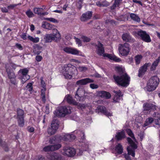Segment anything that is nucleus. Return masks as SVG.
Wrapping results in <instances>:
<instances>
[{"label": "nucleus", "mask_w": 160, "mask_h": 160, "mask_svg": "<svg viewBox=\"0 0 160 160\" xmlns=\"http://www.w3.org/2000/svg\"><path fill=\"white\" fill-rule=\"evenodd\" d=\"M78 70L80 71H85L87 70V68L85 67H79L78 68Z\"/></svg>", "instance_id": "obj_55"}, {"label": "nucleus", "mask_w": 160, "mask_h": 160, "mask_svg": "<svg viewBox=\"0 0 160 160\" xmlns=\"http://www.w3.org/2000/svg\"><path fill=\"white\" fill-rule=\"evenodd\" d=\"M28 130L29 132H33L34 131V129L32 127H28Z\"/></svg>", "instance_id": "obj_61"}, {"label": "nucleus", "mask_w": 160, "mask_h": 160, "mask_svg": "<svg viewBox=\"0 0 160 160\" xmlns=\"http://www.w3.org/2000/svg\"><path fill=\"white\" fill-rule=\"evenodd\" d=\"M10 79L11 82L15 85H16L18 84V82L17 81L15 78H12Z\"/></svg>", "instance_id": "obj_49"}, {"label": "nucleus", "mask_w": 160, "mask_h": 160, "mask_svg": "<svg viewBox=\"0 0 160 160\" xmlns=\"http://www.w3.org/2000/svg\"><path fill=\"white\" fill-rule=\"evenodd\" d=\"M82 149L80 150V149H78L77 150V152H78V151H79V153L78 154V155H82V150L83 151H86L87 149L88 148V145L87 144H84L83 145H82Z\"/></svg>", "instance_id": "obj_35"}, {"label": "nucleus", "mask_w": 160, "mask_h": 160, "mask_svg": "<svg viewBox=\"0 0 160 160\" xmlns=\"http://www.w3.org/2000/svg\"><path fill=\"white\" fill-rule=\"evenodd\" d=\"M115 70L120 75V76L115 75H113L115 83L119 86L127 87L129 83L130 77L125 72L124 70L120 66L116 67Z\"/></svg>", "instance_id": "obj_1"}, {"label": "nucleus", "mask_w": 160, "mask_h": 160, "mask_svg": "<svg viewBox=\"0 0 160 160\" xmlns=\"http://www.w3.org/2000/svg\"><path fill=\"white\" fill-rule=\"evenodd\" d=\"M46 110L45 111V113L47 114H48L49 113V106L48 105H46L45 107Z\"/></svg>", "instance_id": "obj_62"}, {"label": "nucleus", "mask_w": 160, "mask_h": 160, "mask_svg": "<svg viewBox=\"0 0 160 160\" xmlns=\"http://www.w3.org/2000/svg\"><path fill=\"white\" fill-rule=\"evenodd\" d=\"M90 86V87L93 89H96L98 87V85L95 84H91Z\"/></svg>", "instance_id": "obj_56"}, {"label": "nucleus", "mask_w": 160, "mask_h": 160, "mask_svg": "<svg viewBox=\"0 0 160 160\" xmlns=\"http://www.w3.org/2000/svg\"><path fill=\"white\" fill-rule=\"evenodd\" d=\"M138 135L141 141H142L144 137V132L141 131L138 134Z\"/></svg>", "instance_id": "obj_50"}, {"label": "nucleus", "mask_w": 160, "mask_h": 160, "mask_svg": "<svg viewBox=\"0 0 160 160\" xmlns=\"http://www.w3.org/2000/svg\"><path fill=\"white\" fill-rule=\"evenodd\" d=\"M115 150L118 154H121L123 152V148L120 143H118L115 147Z\"/></svg>", "instance_id": "obj_27"}, {"label": "nucleus", "mask_w": 160, "mask_h": 160, "mask_svg": "<svg viewBox=\"0 0 160 160\" xmlns=\"http://www.w3.org/2000/svg\"><path fill=\"white\" fill-rule=\"evenodd\" d=\"M33 10L35 13L38 15H43L45 14V13L42 12L43 11V8H33Z\"/></svg>", "instance_id": "obj_28"}, {"label": "nucleus", "mask_w": 160, "mask_h": 160, "mask_svg": "<svg viewBox=\"0 0 160 160\" xmlns=\"http://www.w3.org/2000/svg\"><path fill=\"white\" fill-rule=\"evenodd\" d=\"M118 140H121L125 137V134L124 131L118 132L115 136Z\"/></svg>", "instance_id": "obj_29"}, {"label": "nucleus", "mask_w": 160, "mask_h": 160, "mask_svg": "<svg viewBox=\"0 0 160 160\" xmlns=\"http://www.w3.org/2000/svg\"><path fill=\"white\" fill-rule=\"evenodd\" d=\"M56 138L55 137L51 138L49 141V142L52 144H54L56 143Z\"/></svg>", "instance_id": "obj_53"}, {"label": "nucleus", "mask_w": 160, "mask_h": 160, "mask_svg": "<svg viewBox=\"0 0 160 160\" xmlns=\"http://www.w3.org/2000/svg\"><path fill=\"white\" fill-rule=\"evenodd\" d=\"M18 119V122L19 126L20 127H23L24 124V118H21Z\"/></svg>", "instance_id": "obj_38"}, {"label": "nucleus", "mask_w": 160, "mask_h": 160, "mask_svg": "<svg viewBox=\"0 0 160 160\" xmlns=\"http://www.w3.org/2000/svg\"><path fill=\"white\" fill-rule=\"evenodd\" d=\"M76 69L75 66L69 64L65 65L62 67L61 72L65 78L71 79Z\"/></svg>", "instance_id": "obj_2"}, {"label": "nucleus", "mask_w": 160, "mask_h": 160, "mask_svg": "<svg viewBox=\"0 0 160 160\" xmlns=\"http://www.w3.org/2000/svg\"><path fill=\"white\" fill-rule=\"evenodd\" d=\"M122 38L123 41L129 42H134V39L132 38L128 33H125L122 34Z\"/></svg>", "instance_id": "obj_20"}, {"label": "nucleus", "mask_w": 160, "mask_h": 160, "mask_svg": "<svg viewBox=\"0 0 160 160\" xmlns=\"http://www.w3.org/2000/svg\"><path fill=\"white\" fill-rule=\"evenodd\" d=\"M113 92L115 93L113 98V102H118L122 100V93L120 90L118 91H114Z\"/></svg>", "instance_id": "obj_16"}, {"label": "nucleus", "mask_w": 160, "mask_h": 160, "mask_svg": "<svg viewBox=\"0 0 160 160\" xmlns=\"http://www.w3.org/2000/svg\"><path fill=\"white\" fill-rule=\"evenodd\" d=\"M36 158V160H45L44 158L42 156H38Z\"/></svg>", "instance_id": "obj_64"}, {"label": "nucleus", "mask_w": 160, "mask_h": 160, "mask_svg": "<svg viewBox=\"0 0 160 160\" xmlns=\"http://www.w3.org/2000/svg\"><path fill=\"white\" fill-rule=\"evenodd\" d=\"M45 19L46 20L52 22L53 23H58V20L52 18H46Z\"/></svg>", "instance_id": "obj_45"}, {"label": "nucleus", "mask_w": 160, "mask_h": 160, "mask_svg": "<svg viewBox=\"0 0 160 160\" xmlns=\"http://www.w3.org/2000/svg\"><path fill=\"white\" fill-rule=\"evenodd\" d=\"M127 140L130 144V146L127 148L128 152V154H124V156L126 160H131L129 155H131L132 157H134L135 150L137 148V145L130 138H128Z\"/></svg>", "instance_id": "obj_3"}, {"label": "nucleus", "mask_w": 160, "mask_h": 160, "mask_svg": "<svg viewBox=\"0 0 160 160\" xmlns=\"http://www.w3.org/2000/svg\"><path fill=\"white\" fill-rule=\"evenodd\" d=\"M156 125H158V127L157 128H160V118H159V120H155L154 121Z\"/></svg>", "instance_id": "obj_57"}, {"label": "nucleus", "mask_w": 160, "mask_h": 160, "mask_svg": "<svg viewBox=\"0 0 160 160\" xmlns=\"http://www.w3.org/2000/svg\"><path fill=\"white\" fill-rule=\"evenodd\" d=\"M36 59L38 62H40L42 59V57L40 56H37L36 57Z\"/></svg>", "instance_id": "obj_60"}, {"label": "nucleus", "mask_w": 160, "mask_h": 160, "mask_svg": "<svg viewBox=\"0 0 160 160\" xmlns=\"http://www.w3.org/2000/svg\"><path fill=\"white\" fill-rule=\"evenodd\" d=\"M63 51L68 54L73 55L78 54L80 51L77 49L70 47H66L63 48Z\"/></svg>", "instance_id": "obj_12"}, {"label": "nucleus", "mask_w": 160, "mask_h": 160, "mask_svg": "<svg viewBox=\"0 0 160 160\" xmlns=\"http://www.w3.org/2000/svg\"><path fill=\"white\" fill-rule=\"evenodd\" d=\"M48 22H42V27L43 28H46Z\"/></svg>", "instance_id": "obj_58"}, {"label": "nucleus", "mask_w": 160, "mask_h": 160, "mask_svg": "<svg viewBox=\"0 0 160 160\" xmlns=\"http://www.w3.org/2000/svg\"><path fill=\"white\" fill-rule=\"evenodd\" d=\"M15 46L17 48H18L20 50H22L23 49V47L20 44L17 43L16 44Z\"/></svg>", "instance_id": "obj_54"}, {"label": "nucleus", "mask_w": 160, "mask_h": 160, "mask_svg": "<svg viewBox=\"0 0 160 160\" xmlns=\"http://www.w3.org/2000/svg\"><path fill=\"white\" fill-rule=\"evenodd\" d=\"M130 17L133 21L139 22L140 21V18L137 15L132 13L130 14Z\"/></svg>", "instance_id": "obj_32"}, {"label": "nucleus", "mask_w": 160, "mask_h": 160, "mask_svg": "<svg viewBox=\"0 0 160 160\" xmlns=\"http://www.w3.org/2000/svg\"><path fill=\"white\" fill-rule=\"evenodd\" d=\"M74 38L77 44H78V45L81 46L82 45V43L81 40L75 37H74Z\"/></svg>", "instance_id": "obj_52"}, {"label": "nucleus", "mask_w": 160, "mask_h": 160, "mask_svg": "<svg viewBox=\"0 0 160 160\" xmlns=\"http://www.w3.org/2000/svg\"><path fill=\"white\" fill-rule=\"evenodd\" d=\"M63 139L65 141H70L76 138V137L73 135L65 134L63 137Z\"/></svg>", "instance_id": "obj_26"}, {"label": "nucleus", "mask_w": 160, "mask_h": 160, "mask_svg": "<svg viewBox=\"0 0 160 160\" xmlns=\"http://www.w3.org/2000/svg\"><path fill=\"white\" fill-rule=\"evenodd\" d=\"M48 160H61V156L59 154L56 153H52L47 156Z\"/></svg>", "instance_id": "obj_17"}, {"label": "nucleus", "mask_w": 160, "mask_h": 160, "mask_svg": "<svg viewBox=\"0 0 160 160\" xmlns=\"http://www.w3.org/2000/svg\"><path fill=\"white\" fill-rule=\"evenodd\" d=\"M77 133L80 138H81L82 139H84L85 138V134L84 132L83 131L78 130L77 131Z\"/></svg>", "instance_id": "obj_39"}, {"label": "nucleus", "mask_w": 160, "mask_h": 160, "mask_svg": "<svg viewBox=\"0 0 160 160\" xmlns=\"http://www.w3.org/2000/svg\"><path fill=\"white\" fill-rule=\"evenodd\" d=\"M97 95L101 98H106L107 99L110 98L111 97V94L109 92L104 91L97 92Z\"/></svg>", "instance_id": "obj_19"}, {"label": "nucleus", "mask_w": 160, "mask_h": 160, "mask_svg": "<svg viewBox=\"0 0 160 160\" xmlns=\"http://www.w3.org/2000/svg\"><path fill=\"white\" fill-rule=\"evenodd\" d=\"M43 79V78L41 77L40 78V80H41V86L43 88V89H46V88H45L46 87L45 83Z\"/></svg>", "instance_id": "obj_46"}, {"label": "nucleus", "mask_w": 160, "mask_h": 160, "mask_svg": "<svg viewBox=\"0 0 160 160\" xmlns=\"http://www.w3.org/2000/svg\"><path fill=\"white\" fill-rule=\"evenodd\" d=\"M142 58V56L141 55H138L135 57V60L137 64H138L140 63Z\"/></svg>", "instance_id": "obj_40"}, {"label": "nucleus", "mask_w": 160, "mask_h": 160, "mask_svg": "<svg viewBox=\"0 0 160 160\" xmlns=\"http://www.w3.org/2000/svg\"><path fill=\"white\" fill-rule=\"evenodd\" d=\"M138 35L141 38L143 41L147 42H151V39L149 35L146 32L142 30H140L137 32Z\"/></svg>", "instance_id": "obj_8"}, {"label": "nucleus", "mask_w": 160, "mask_h": 160, "mask_svg": "<svg viewBox=\"0 0 160 160\" xmlns=\"http://www.w3.org/2000/svg\"><path fill=\"white\" fill-rule=\"evenodd\" d=\"M159 82V79L158 76H155L151 77L147 84V90L150 92L154 90L158 85Z\"/></svg>", "instance_id": "obj_5"}, {"label": "nucleus", "mask_w": 160, "mask_h": 160, "mask_svg": "<svg viewBox=\"0 0 160 160\" xmlns=\"http://www.w3.org/2000/svg\"><path fill=\"white\" fill-rule=\"evenodd\" d=\"M97 47V53L100 56L102 55L104 57H108L112 60H114L117 62H119L121 61L120 59L115 56L112 55L111 54L104 53V49L103 47V45L100 42L96 45Z\"/></svg>", "instance_id": "obj_4"}, {"label": "nucleus", "mask_w": 160, "mask_h": 160, "mask_svg": "<svg viewBox=\"0 0 160 160\" xmlns=\"http://www.w3.org/2000/svg\"><path fill=\"white\" fill-rule=\"evenodd\" d=\"M28 72V70L27 68L21 69L18 71L19 73H21L22 76V81L25 82L29 78V76L27 75Z\"/></svg>", "instance_id": "obj_10"}, {"label": "nucleus", "mask_w": 160, "mask_h": 160, "mask_svg": "<svg viewBox=\"0 0 160 160\" xmlns=\"http://www.w3.org/2000/svg\"><path fill=\"white\" fill-rule=\"evenodd\" d=\"M51 146L52 147H53L52 149V151L58 150L61 147V145L60 144L51 145Z\"/></svg>", "instance_id": "obj_43"}, {"label": "nucleus", "mask_w": 160, "mask_h": 160, "mask_svg": "<svg viewBox=\"0 0 160 160\" xmlns=\"http://www.w3.org/2000/svg\"><path fill=\"white\" fill-rule=\"evenodd\" d=\"M159 58V57H158V59H157L155 61H154L151 65V67L150 68V71H153L156 69V68L160 61Z\"/></svg>", "instance_id": "obj_25"}, {"label": "nucleus", "mask_w": 160, "mask_h": 160, "mask_svg": "<svg viewBox=\"0 0 160 160\" xmlns=\"http://www.w3.org/2000/svg\"><path fill=\"white\" fill-rule=\"evenodd\" d=\"M52 148L53 147H52L51 145L48 146L44 147L43 148V150L45 152L52 151Z\"/></svg>", "instance_id": "obj_44"}, {"label": "nucleus", "mask_w": 160, "mask_h": 160, "mask_svg": "<svg viewBox=\"0 0 160 160\" xmlns=\"http://www.w3.org/2000/svg\"><path fill=\"white\" fill-rule=\"evenodd\" d=\"M59 124V123L58 121L57 120H55L52 121L51 124V127L57 131L58 128Z\"/></svg>", "instance_id": "obj_30"}, {"label": "nucleus", "mask_w": 160, "mask_h": 160, "mask_svg": "<svg viewBox=\"0 0 160 160\" xmlns=\"http://www.w3.org/2000/svg\"><path fill=\"white\" fill-rule=\"evenodd\" d=\"M53 32L55 33H53V34H52L53 40L57 42L60 39L61 36L60 34L58 32L57 30L55 29H53Z\"/></svg>", "instance_id": "obj_22"}, {"label": "nucleus", "mask_w": 160, "mask_h": 160, "mask_svg": "<svg viewBox=\"0 0 160 160\" xmlns=\"http://www.w3.org/2000/svg\"><path fill=\"white\" fill-rule=\"evenodd\" d=\"M64 100H66L67 102L70 104H72L74 105H77V102L73 100L72 97L69 95H66L64 98Z\"/></svg>", "instance_id": "obj_21"}, {"label": "nucleus", "mask_w": 160, "mask_h": 160, "mask_svg": "<svg viewBox=\"0 0 160 160\" xmlns=\"http://www.w3.org/2000/svg\"><path fill=\"white\" fill-rule=\"evenodd\" d=\"M64 150L65 154L69 157L73 156L76 152L73 148L68 147L65 148Z\"/></svg>", "instance_id": "obj_14"}, {"label": "nucleus", "mask_w": 160, "mask_h": 160, "mask_svg": "<svg viewBox=\"0 0 160 160\" xmlns=\"http://www.w3.org/2000/svg\"><path fill=\"white\" fill-rule=\"evenodd\" d=\"M26 88L29 91H32V84L31 83H29L26 86Z\"/></svg>", "instance_id": "obj_47"}, {"label": "nucleus", "mask_w": 160, "mask_h": 160, "mask_svg": "<svg viewBox=\"0 0 160 160\" xmlns=\"http://www.w3.org/2000/svg\"><path fill=\"white\" fill-rule=\"evenodd\" d=\"M21 37L23 40H26L27 38V36L26 33H23L21 35Z\"/></svg>", "instance_id": "obj_63"}, {"label": "nucleus", "mask_w": 160, "mask_h": 160, "mask_svg": "<svg viewBox=\"0 0 160 160\" xmlns=\"http://www.w3.org/2000/svg\"><path fill=\"white\" fill-rule=\"evenodd\" d=\"M17 112L18 118H24V112L23 110L18 108L17 109Z\"/></svg>", "instance_id": "obj_31"}, {"label": "nucleus", "mask_w": 160, "mask_h": 160, "mask_svg": "<svg viewBox=\"0 0 160 160\" xmlns=\"http://www.w3.org/2000/svg\"><path fill=\"white\" fill-rule=\"evenodd\" d=\"M118 50L122 56H127L130 51L129 45L127 43L124 44H119Z\"/></svg>", "instance_id": "obj_7"}, {"label": "nucleus", "mask_w": 160, "mask_h": 160, "mask_svg": "<svg viewBox=\"0 0 160 160\" xmlns=\"http://www.w3.org/2000/svg\"><path fill=\"white\" fill-rule=\"evenodd\" d=\"M92 12L88 11L83 14L80 18L82 22H86L91 18L92 16Z\"/></svg>", "instance_id": "obj_15"}, {"label": "nucleus", "mask_w": 160, "mask_h": 160, "mask_svg": "<svg viewBox=\"0 0 160 160\" xmlns=\"http://www.w3.org/2000/svg\"><path fill=\"white\" fill-rule=\"evenodd\" d=\"M83 41L84 42H88L90 41L91 39L87 37L83 36L82 37Z\"/></svg>", "instance_id": "obj_48"}, {"label": "nucleus", "mask_w": 160, "mask_h": 160, "mask_svg": "<svg viewBox=\"0 0 160 160\" xmlns=\"http://www.w3.org/2000/svg\"><path fill=\"white\" fill-rule=\"evenodd\" d=\"M95 111L98 113L100 112L108 117L112 115V113L108 112L106 108L102 106H98L97 108Z\"/></svg>", "instance_id": "obj_9"}, {"label": "nucleus", "mask_w": 160, "mask_h": 160, "mask_svg": "<svg viewBox=\"0 0 160 160\" xmlns=\"http://www.w3.org/2000/svg\"><path fill=\"white\" fill-rule=\"evenodd\" d=\"M151 63L150 62L146 63L140 67L138 70V76L142 77L147 71L148 67L150 66Z\"/></svg>", "instance_id": "obj_11"}, {"label": "nucleus", "mask_w": 160, "mask_h": 160, "mask_svg": "<svg viewBox=\"0 0 160 160\" xmlns=\"http://www.w3.org/2000/svg\"><path fill=\"white\" fill-rule=\"evenodd\" d=\"M53 28V26L50 24V23H48V25H47V27L46 28V29L49 30H50L52 29H53V30L54 29Z\"/></svg>", "instance_id": "obj_51"}, {"label": "nucleus", "mask_w": 160, "mask_h": 160, "mask_svg": "<svg viewBox=\"0 0 160 160\" xmlns=\"http://www.w3.org/2000/svg\"><path fill=\"white\" fill-rule=\"evenodd\" d=\"M127 132L128 135L132 138L133 139V140L131 138V139L134 142H135V143H136V142H137L136 139L134 137V135L131 130L129 129H128L127 130Z\"/></svg>", "instance_id": "obj_34"}, {"label": "nucleus", "mask_w": 160, "mask_h": 160, "mask_svg": "<svg viewBox=\"0 0 160 160\" xmlns=\"http://www.w3.org/2000/svg\"><path fill=\"white\" fill-rule=\"evenodd\" d=\"M153 121V119L152 118H149L147 119L145 123L143 125V127L148 126L152 123Z\"/></svg>", "instance_id": "obj_33"}, {"label": "nucleus", "mask_w": 160, "mask_h": 160, "mask_svg": "<svg viewBox=\"0 0 160 160\" xmlns=\"http://www.w3.org/2000/svg\"><path fill=\"white\" fill-rule=\"evenodd\" d=\"M46 89H42L41 90V98L42 101L45 103L46 101L45 95V92L46 91Z\"/></svg>", "instance_id": "obj_36"}, {"label": "nucleus", "mask_w": 160, "mask_h": 160, "mask_svg": "<svg viewBox=\"0 0 160 160\" xmlns=\"http://www.w3.org/2000/svg\"><path fill=\"white\" fill-rule=\"evenodd\" d=\"M71 112L70 107L63 106L58 107L54 112V114L57 117H63Z\"/></svg>", "instance_id": "obj_6"}, {"label": "nucleus", "mask_w": 160, "mask_h": 160, "mask_svg": "<svg viewBox=\"0 0 160 160\" xmlns=\"http://www.w3.org/2000/svg\"><path fill=\"white\" fill-rule=\"evenodd\" d=\"M8 65H6V72L8 73V77L9 79L16 78V76L14 72L11 70L10 69L8 68Z\"/></svg>", "instance_id": "obj_24"}, {"label": "nucleus", "mask_w": 160, "mask_h": 160, "mask_svg": "<svg viewBox=\"0 0 160 160\" xmlns=\"http://www.w3.org/2000/svg\"><path fill=\"white\" fill-rule=\"evenodd\" d=\"M18 4H13L12 5H10L8 6V9H12L13 8L17 6Z\"/></svg>", "instance_id": "obj_59"}, {"label": "nucleus", "mask_w": 160, "mask_h": 160, "mask_svg": "<svg viewBox=\"0 0 160 160\" xmlns=\"http://www.w3.org/2000/svg\"><path fill=\"white\" fill-rule=\"evenodd\" d=\"M28 38L29 40L33 42V43H37L39 40V38L38 37L34 38L30 36H28Z\"/></svg>", "instance_id": "obj_37"}, {"label": "nucleus", "mask_w": 160, "mask_h": 160, "mask_svg": "<svg viewBox=\"0 0 160 160\" xmlns=\"http://www.w3.org/2000/svg\"><path fill=\"white\" fill-rule=\"evenodd\" d=\"M26 14L27 16L30 18L33 17L34 16V14L30 9H29L26 12Z\"/></svg>", "instance_id": "obj_42"}, {"label": "nucleus", "mask_w": 160, "mask_h": 160, "mask_svg": "<svg viewBox=\"0 0 160 160\" xmlns=\"http://www.w3.org/2000/svg\"><path fill=\"white\" fill-rule=\"evenodd\" d=\"M52 34H46L44 36V40L46 43L51 42L53 40Z\"/></svg>", "instance_id": "obj_23"}, {"label": "nucleus", "mask_w": 160, "mask_h": 160, "mask_svg": "<svg viewBox=\"0 0 160 160\" xmlns=\"http://www.w3.org/2000/svg\"><path fill=\"white\" fill-rule=\"evenodd\" d=\"M93 80L89 78L82 79L76 82V84L79 85H85L88 83L93 82Z\"/></svg>", "instance_id": "obj_18"}, {"label": "nucleus", "mask_w": 160, "mask_h": 160, "mask_svg": "<svg viewBox=\"0 0 160 160\" xmlns=\"http://www.w3.org/2000/svg\"><path fill=\"white\" fill-rule=\"evenodd\" d=\"M56 132L54 128H52V127H49L48 129V132L49 134L52 135L54 134Z\"/></svg>", "instance_id": "obj_41"}, {"label": "nucleus", "mask_w": 160, "mask_h": 160, "mask_svg": "<svg viewBox=\"0 0 160 160\" xmlns=\"http://www.w3.org/2000/svg\"><path fill=\"white\" fill-rule=\"evenodd\" d=\"M144 111H154L156 109V106L151 103H145L143 105Z\"/></svg>", "instance_id": "obj_13"}]
</instances>
